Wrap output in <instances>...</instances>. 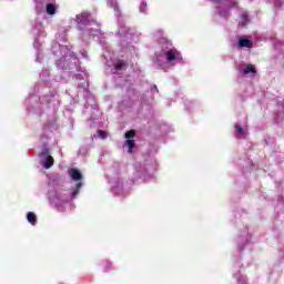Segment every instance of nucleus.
Masks as SVG:
<instances>
[{"label": "nucleus", "mask_w": 284, "mask_h": 284, "mask_svg": "<svg viewBox=\"0 0 284 284\" xmlns=\"http://www.w3.org/2000/svg\"><path fill=\"white\" fill-rule=\"evenodd\" d=\"M242 19H243L244 21H247V14H243V16H242Z\"/></svg>", "instance_id": "dca6fc26"}, {"label": "nucleus", "mask_w": 284, "mask_h": 284, "mask_svg": "<svg viewBox=\"0 0 284 284\" xmlns=\"http://www.w3.org/2000/svg\"><path fill=\"white\" fill-rule=\"evenodd\" d=\"M52 165H54V158H52V155H48L42 163V168H44V170H50Z\"/></svg>", "instance_id": "7ed1b4c3"}, {"label": "nucleus", "mask_w": 284, "mask_h": 284, "mask_svg": "<svg viewBox=\"0 0 284 284\" xmlns=\"http://www.w3.org/2000/svg\"><path fill=\"white\" fill-rule=\"evenodd\" d=\"M128 68V62L123 60H119L118 62L114 63V69L118 71L125 70Z\"/></svg>", "instance_id": "20e7f679"}, {"label": "nucleus", "mask_w": 284, "mask_h": 284, "mask_svg": "<svg viewBox=\"0 0 284 284\" xmlns=\"http://www.w3.org/2000/svg\"><path fill=\"white\" fill-rule=\"evenodd\" d=\"M100 139H108V133L103 130H98Z\"/></svg>", "instance_id": "f8f14e48"}, {"label": "nucleus", "mask_w": 284, "mask_h": 284, "mask_svg": "<svg viewBox=\"0 0 284 284\" xmlns=\"http://www.w3.org/2000/svg\"><path fill=\"white\" fill-rule=\"evenodd\" d=\"M69 174L73 181H81L83 179V174H81V171H79V169H71L69 171Z\"/></svg>", "instance_id": "f03ea898"}, {"label": "nucleus", "mask_w": 284, "mask_h": 284, "mask_svg": "<svg viewBox=\"0 0 284 284\" xmlns=\"http://www.w3.org/2000/svg\"><path fill=\"white\" fill-rule=\"evenodd\" d=\"M134 136H136V131H134V130H130L125 133L126 141L134 139Z\"/></svg>", "instance_id": "9b49d317"}, {"label": "nucleus", "mask_w": 284, "mask_h": 284, "mask_svg": "<svg viewBox=\"0 0 284 284\" xmlns=\"http://www.w3.org/2000/svg\"><path fill=\"white\" fill-rule=\"evenodd\" d=\"M125 145H128V148H129V150H128L129 154H132V150H134V145H135L134 140H126Z\"/></svg>", "instance_id": "9d476101"}, {"label": "nucleus", "mask_w": 284, "mask_h": 284, "mask_svg": "<svg viewBox=\"0 0 284 284\" xmlns=\"http://www.w3.org/2000/svg\"><path fill=\"white\" fill-rule=\"evenodd\" d=\"M81 187H83V183L78 182V183L75 184V189H74V190L72 191V193H71L72 199H77V195L79 194Z\"/></svg>", "instance_id": "0eeeda50"}, {"label": "nucleus", "mask_w": 284, "mask_h": 284, "mask_svg": "<svg viewBox=\"0 0 284 284\" xmlns=\"http://www.w3.org/2000/svg\"><path fill=\"white\" fill-rule=\"evenodd\" d=\"M27 221L32 225H37V214H34V212L27 213Z\"/></svg>", "instance_id": "39448f33"}, {"label": "nucleus", "mask_w": 284, "mask_h": 284, "mask_svg": "<svg viewBox=\"0 0 284 284\" xmlns=\"http://www.w3.org/2000/svg\"><path fill=\"white\" fill-rule=\"evenodd\" d=\"M50 154V150L48 148L42 149V151L39 153V156H48Z\"/></svg>", "instance_id": "ddd939ff"}, {"label": "nucleus", "mask_w": 284, "mask_h": 284, "mask_svg": "<svg viewBox=\"0 0 284 284\" xmlns=\"http://www.w3.org/2000/svg\"><path fill=\"white\" fill-rule=\"evenodd\" d=\"M112 267V262H109L105 266L106 270H110Z\"/></svg>", "instance_id": "2eb2a0df"}, {"label": "nucleus", "mask_w": 284, "mask_h": 284, "mask_svg": "<svg viewBox=\"0 0 284 284\" xmlns=\"http://www.w3.org/2000/svg\"><path fill=\"white\" fill-rule=\"evenodd\" d=\"M47 12L49 14H55L57 13V7L53 3L47 4Z\"/></svg>", "instance_id": "6e6552de"}, {"label": "nucleus", "mask_w": 284, "mask_h": 284, "mask_svg": "<svg viewBox=\"0 0 284 284\" xmlns=\"http://www.w3.org/2000/svg\"><path fill=\"white\" fill-rule=\"evenodd\" d=\"M145 6H148V4L142 3V4H141V10H143V8H145Z\"/></svg>", "instance_id": "f3484780"}, {"label": "nucleus", "mask_w": 284, "mask_h": 284, "mask_svg": "<svg viewBox=\"0 0 284 284\" xmlns=\"http://www.w3.org/2000/svg\"><path fill=\"white\" fill-rule=\"evenodd\" d=\"M235 130H236L237 134H245V130L242 129L241 125H236V126H235Z\"/></svg>", "instance_id": "4468645a"}, {"label": "nucleus", "mask_w": 284, "mask_h": 284, "mask_svg": "<svg viewBox=\"0 0 284 284\" xmlns=\"http://www.w3.org/2000/svg\"><path fill=\"white\" fill-rule=\"evenodd\" d=\"M165 55L169 63H172V61H183V55L178 50H169Z\"/></svg>", "instance_id": "f257e3e1"}, {"label": "nucleus", "mask_w": 284, "mask_h": 284, "mask_svg": "<svg viewBox=\"0 0 284 284\" xmlns=\"http://www.w3.org/2000/svg\"><path fill=\"white\" fill-rule=\"evenodd\" d=\"M256 74V69H254V64H248L246 69L243 71V74Z\"/></svg>", "instance_id": "1a4fd4ad"}, {"label": "nucleus", "mask_w": 284, "mask_h": 284, "mask_svg": "<svg viewBox=\"0 0 284 284\" xmlns=\"http://www.w3.org/2000/svg\"><path fill=\"white\" fill-rule=\"evenodd\" d=\"M239 47L240 48H252V41H250L247 39H240Z\"/></svg>", "instance_id": "423d86ee"}]
</instances>
